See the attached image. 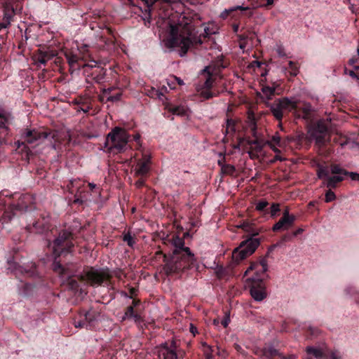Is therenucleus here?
Returning a JSON list of instances; mask_svg holds the SVG:
<instances>
[{
    "instance_id": "1",
    "label": "nucleus",
    "mask_w": 359,
    "mask_h": 359,
    "mask_svg": "<svg viewBox=\"0 0 359 359\" xmlns=\"http://www.w3.org/2000/svg\"><path fill=\"white\" fill-rule=\"evenodd\" d=\"M74 223V225L69 226L68 229L60 231L50 230L51 234L55 236L53 242L50 243L48 240V243L53 256V271L62 279L63 283H66L68 289L75 293L79 291L80 283L83 280H86L92 286L104 283L107 287L113 289L114 283L111 281L113 276L108 268L95 269L93 267H88L83 271V275L77 276L71 269L72 264H65L62 260V257H66L72 251L74 246L73 243L74 236L77 231L83 229L79 222Z\"/></svg>"
},
{
    "instance_id": "2",
    "label": "nucleus",
    "mask_w": 359,
    "mask_h": 359,
    "mask_svg": "<svg viewBox=\"0 0 359 359\" xmlns=\"http://www.w3.org/2000/svg\"><path fill=\"white\" fill-rule=\"evenodd\" d=\"M189 236V232L184 233V238L173 236L167 240L172 247L170 252L163 253L161 250L156 252V255H162L163 257V270L167 276L180 277L182 273L193 269L200 271L201 266L197 258L190 248L185 246L184 238Z\"/></svg>"
},
{
    "instance_id": "3",
    "label": "nucleus",
    "mask_w": 359,
    "mask_h": 359,
    "mask_svg": "<svg viewBox=\"0 0 359 359\" xmlns=\"http://www.w3.org/2000/svg\"><path fill=\"white\" fill-rule=\"evenodd\" d=\"M208 29L204 28V33L198 34V31L191 24L183 27L170 26V37L167 46L174 48L182 57L191 48H212L215 44L213 39L208 32Z\"/></svg>"
},
{
    "instance_id": "4",
    "label": "nucleus",
    "mask_w": 359,
    "mask_h": 359,
    "mask_svg": "<svg viewBox=\"0 0 359 359\" xmlns=\"http://www.w3.org/2000/svg\"><path fill=\"white\" fill-rule=\"evenodd\" d=\"M35 208V198L29 194L0 192V227L18 215Z\"/></svg>"
},
{
    "instance_id": "5",
    "label": "nucleus",
    "mask_w": 359,
    "mask_h": 359,
    "mask_svg": "<svg viewBox=\"0 0 359 359\" xmlns=\"http://www.w3.org/2000/svg\"><path fill=\"white\" fill-rule=\"evenodd\" d=\"M237 227L243 229L248 233L246 239L242 241L240 245L235 248L232 252V259L236 264H238L256 250L260 244V240L257 237L259 233V229L255 224L245 220L238 225Z\"/></svg>"
},
{
    "instance_id": "6",
    "label": "nucleus",
    "mask_w": 359,
    "mask_h": 359,
    "mask_svg": "<svg viewBox=\"0 0 359 359\" xmlns=\"http://www.w3.org/2000/svg\"><path fill=\"white\" fill-rule=\"evenodd\" d=\"M65 57L69 65L70 70L83 69V74L88 83L93 81L97 83H102L107 81L106 69L97 65L95 60L86 63L83 59L72 52H66Z\"/></svg>"
},
{
    "instance_id": "7",
    "label": "nucleus",
    "mask_w": 359,
    "mask_h": 359,
    "mask_svg": "<svg viewBox=\"0 0 359 359\" xmlns=\"http://www.w3.org/2000/svg\"><path fill=\"white\" fill-rule=\"evenodd\" d=\"M268 107L273 117L279 122L278 126L280 127H282L281 121L284 112L293 111L295 116L304 119H309L311 116V107L309 105L302 108L299 107L297 101L287 97L275 100L273 102L268 104Z\"/></svg>"
},
{
    "instance_id": "8",
    "label": "nucleus",
    "mask_w": 359,
    "mask_h": 359,
    "mask_svg": "<svg viewBox=\"0 0 359 359\" xmlns=\"http://www.w3.org/2000/svg\"><path fill=\"white\" fill-rule=\"evenodd\" d=\"M267 270V259L264 257L259 263H251L245 271L247 275L250 271H255L254 276L251 278L250 294L255 301L261 302L267 296L264 283V280L268 278Z\"/></svg>"
},
{
    "instance_id": "9",
    "label": "nucleus",
    "mask_w": 359,
    "mask_h": 359,
    "mask_svg": "<svg viewBox=\"0 0 359 359\" xmlns=\"http://www.w3.org/2000/svg\"><path fill=\"white\" fill-rule=\"evenodd\" d=\"M130 135L121 127H114L107 135L104 141V151L110 154H118L132 149Z\"/></svg>"
},
{
    "instance_id": "10",
    "label": "nucleus",
    "mask_w": 359,
    "mask_h": 359,
    "mask_svg": "<svg viewBox=\"0 0 359 359\" xmlns=\"http://www.w3.org/2000/svg\"><path fill=\"white\" fill-rule=\"evenodd\" d=\"M226 67L222 60H218L212 62L204 69L206 74L205 81L199 84L196 90L201 97L204 100H209L219 95V91L213 88V83L216 77L219 76L222 70Z\"/></svg>"
},
{
    "instance_id": "11",
    "label": "nucleus",
    "mask_w": 359,
    "mask_h": 359,
    "mask_svg": "<svg viewBox=\"0 0 359 359\" xmlns=\"http://www.w3.org/2000/svg\"><path fill=\"white\" fill-rule=\"evenodd\" d=\"M21 139L22 140L21 142L20 141L16 142L18 148L21 146H23V148H26L27 144H39L45 139H52L54 140L53 147L56 149L63 140L60 133L57 131H48L44 129L35 128L24 129L21 135Z\"/></svg>"
},
{
    "instance_id": "12",
    "label": "nucleus",
    "mask_w": 359,
    "mask_h": 359,
    "mask_svg": "<svg viewBox=\"0 0 359 359\" xmlns=\"http://www.w3.org/2000/svg\"><path fill=\"white\" fill-rule=\"evenodd\" d=\"M24 0H0L2 7L3 18L0 22V32L8 29L11 22L14 21V17L21 13Z\"/></svg>"
},
{
    "instance_id": "13",
    "label": "nucleus",
    "mask_w": 359,
    "mask_h": 359,
    "mask_svg": "<svg viewBox=\"0 0 359 359\" xmlns=\"http://www.w3.org/2000/svg\"><path fill=\"white\" fill-rule=\"evenodd\" d=\"M97 317V313L93 309L82 310L73 318V325L76 328L91 330L95 327Z\"/></svg>"
},
{
    "instance_id": "14",
    "label": "nucleus",
    "mask_w": 359,
    "mask_h": 359,
    "mask_svg": "<svg viewBox=\"0 0 359 359\" xmlns=\"http://www.w3.org/2000/svg\"><path fill=\"white\" fill-rule=\"evenodd\" d=\"M311 136L320 148L325 147L330 142V135L328 127L324 121H318L313 126L311 131Z\"/></svg>"
},
{
    "instance_id": "15",
    "label": "nucleus",
    "mask_w": 359,
    "mask_h": 359,
    "mask_svg": "<svg viewBox=\"0 0 359 359\" xmlns=\"http://www.w3.org/2000/svg\"><path fill=\"white\" fill-rule=\"evenodd\" d=\"M254 353L261 359H295L293 354L285 355L271 345H266L263 348H255Z\"/></svg>"
},
{
    "instance_id": "16",
    "label": "nucleus",
    "mask_w": 359,
    "mask_h": 359,
    "mask_svg": "<svg viewBox=\"0 0 359 359\" xmlns=\"http://www.w3.org/2000/svg\"><path fill=\"white\" fill-rule=\"evenodd\" d=\"M50 217L48 214H42L40 217L35 220L32 224L26 226V230L29 233H46L50 230Z\"/></svg>"
},
{
    "instance_id": "17",
    "label": "nucleus",
    "mask_w": 359,
    "mask_h": 359,
    "mask_svg": "<svg viewBox=\"0 0 359 359\" xmlns=\"http://www.w3.org/2000/svg\"><path fill=\"white\" fill-rule=\"evenodd\" d=\"M17 256H14L13 261H8L9 269L13 273L16 278H20V276L25 277H34L36 275V265L32 264L31 266L27 269L22 265H20L15 260H17Z\"/></svg>"
},
{
    "instance_id": "18",
    "label": "nucleus",
    "mask_w": 359,
    "mask_h": 359,
    "mask_svg": "<svg viewBox=\"0 0 359 359\" xmlns=\"http://www.w3.org/2000/svg\"><path fill=\"white\" fill-rule=\"evenodd\" d=\"M13 118L11 112L0 108V146L3 140L11 133L10 126L12 125Z\"/></svg>"
},
{
    "instance_id": "19",
    "label": "nucleus",
    "mask_w": 359,
    "mask_h": 359,
    "mask_svg": "<svg viewBox=\"0 0 359 359\" xmlns=\"http://www.w3.org/2000/svg\"><path fill=\"white\" fill-rule=\"evenodd\" d=\"M158 359H177L176 356V339L165 341L158 347Z\"/></svg>"
},
{
    "instance_id": "20",
    "label": "nucleus",
    "mask_w": 359,
    "mask_h": 359,
    "mask_svg": "<svg viewBox=\"0 0 359 359\" xmlns=\"http://www.w3.org/2000/svg\"><path fill=\"white\" fill-rule=\"evenodd\" d=\"M151 154L142 153V158L137 160L136 167L135 168V177H147L150 171Z\"/></svg>"
},
{
    "instance_id": "21",
    "label": "nucleus",
    "mask_w": 359,
    "mask_h": 359,
    "mask_svg": "<svg viewBox=\"0 0 359 359\" xmlns=\"http://www.w3.org/2000/svg\"><path fill=\"white\" fill-rule=\"evenodd\" d=\"M55 56V51L39 48L34 53L32 58L36 63L46 65L47 62Z\"/></svg>"
},
{
    "instance_id": "22",
    "label": "nucleus",
    "mask_w": 359,
    "mask_h": 359,
    "mask_svg": "<svg viewBox=\"0 0 359 359\" xmlns=\"http://www.w3.org/2000/svg\"><path fill=\"white\" fill-rule=\"evenodd\" d=\"M296 219L297 217L287 218V217H282L278 222L273 226L272 230L274 232L288 230L293 226Z\"/></svg>"
},
{
    "instance_id": "23",
    "label": "nucleus",
    "mask_w": 359,
    "mask_h": 359,
    "mask_svg": "<svg viewBox=\"0 0 359 359\" xmlns=\"http://www.w3.org/2000/svg\"><path fill=\"white\" fill-rule=\"evenodd\" d=\"M330 172L332 175H344L346 177L349 176L352 180L359 181V173L348 172L342 168L339 164H332L330 165Z\"/></svg>"
},
{
    "instance_id": "24",
    "label": "nucleus",
    "mask_w": 359,
    "mask_h": 359,
    "mask_svg": "<svg viewBox=\"0 0 359 359\" xmlns=\"http://www.w3.org/2000/svg\"><path fill=\"white\" fill-rule=\"evenodd\" d=\"M344 175H332L327 178V180L323 181V184L328 189H337L339 183L344 180Z\"/></svg>"
},
{
    "instance_id": "25",
    "label": "nucleus",
    "mask_w": 359,
    "mask_h": 359,
    "mask_svg": "<svg viewBox=\"0 0 359 359\" xmlns=\"http://www.w3.org/2000/svg\"><path fill=\"white\" fill-rule=\"evenodd\" d=\"M126 319H133L135 323H140L142 321V318L137 312L135 311L133 306H128L123 316V320Z\"/></svg>"
},
{
    "instance_id": "26",
    "label": "nucleus",
    "mask_w": 359,
    "mask_h": 359,
    "mask_svg": "<svg viewBox=\"0 0 359 359\" xmlns=\"http://www.w3.org/2000/svg\"><path fill=\"white\" fill-rule=\"evenodd\" d=\"M316 175L318 179L327 180L330 177V170L327 166L321 164L320 163H316Z\"/></svg>"
},
{
    "instance_id": "27",
    "label": "nucleus",
    "mask_w": 359,
    "mask_h": 359,
    "mask_svg": "<svg viewBox=\"0 0 359 359\" xmlns=\"http://www.w3.org/2000/svg\"><path fill=\"white\" fill-rule=\"evenodd\" d=\"M218 165L221 166V172L226 175H233L236 172V168L230 164H223L221 161H218Z\"/></svg>"
},
{
    "instance_id": "28",
    "label": "nucleus",
    "mask_w": 359,
    "mask_h": 359,
    "mask_svg": "<svg viewBox=\"0 0 359 359\" xmlns=\"http://www.w3.org/2000/svg\"><path fill=\"white\" fill-rule=\"evenodd\" d=\"M268 142H271L272 144L277 145L278 147L282 148L287 145L286 140H283L278 133L273 135Z\"/></svg>"
},
{
    "instance_id": "29",
    "label": "nucleus",
    "mask_w": 359,
    "mask_h": 359,
    "mask_svg": "<svg viewBox=\"0 0 359 359\" xmlns=\"http://www.w3.org/2000/svg\"><path fill=\"white\" fill-rule=\"evenodd\" d=\"M201 345L203 347V352L205 356V359H212L214 351L212 348L208 345L206 342H203Z\"/></svg>"
},
{
    "instance_id": "30",
    "label": "nucleus",
    "mask_w": 359,
    "mask_h": 359,
    "mask_svg": "<svg viewBox=\"0 0 359 359\" xmlns=\"http://www.w3.org/2000/svg\"><path fill=\"white\" fill-rule=\"evenodd\" d=\"M344 292L346 294L352 297L357 304H359V292L354 287H348L345 289Z\"/></svg>"
},
{
    "instance_id": "31",
    "label": "nucleus",
    "mask_w": 359,
    "mask_h": 359,
    "mask_svg": "<svg viewBox=\"0 0 359 359\" xmlns=\"http://www.w3.org/2000/svg\"><path fill=\"white\" fill-rule=\"evenodd\" d=\"M306 353L309 355H313L317 359H322L323 357V353L321 350L312 346H308L306 348Z\"/></svg>"
},
{
    "instance_id": "32",
    "label": "nucleus",
    "mask_w": 359,
    "mask_h": 359,
    "mask_svg": "<svg viewBox=\"0 0 359 359\" xmlns=\"http://www.w3.org/2000/svg\"><path fill=\"white\" fill-rule=\"evenodd\" d=\"M236 121L232 119V118H228L226 120V129H225V131H224V133L225 134H227V133H235L236 129Z\"/></svg>"
},
{
    "instance_id": "33",
    "label": "nucleus",
    "mask_w": 359,
    "mask_h": 359,
    "mask_svg": "<svg viewBox=\"0 0 359 359\" xmlns=\"http://www.w3.org/2000/svg\"><path fill=\"white\" fill-rule=\"evenodd\" d=\"M144 4L149 8L151 7L156 2L161 1L162 3L166 4H172L178 1L179 0H141Z\"/></svg>"
},
{
    "instance_id": "34",
    "label": "nucleus",
    "mask_w": 359,
    "mask_h": 359,
    "mask_svg": "<svg viewBox=\"0 0 359 359\" xmlns=\"http://www.w3.org/2000/svg\"><path fill=\"white\" fill-rule=\"evenodd\" d=\"M262 93L268 100H271L275 95V88L270 86H264L262 88Z\"/></svg>"
},
{
    "instance_id": "35",
    "label": "nucleus",
    "mask_w": 359,
    "mask_h": 359,
    "mask_svg": "<svg viewBox=\"0 0 359 359\" xmlns=\"http://www.w3.org/2000/svg\"><path fill=\"white\" fill-rule=\"evenodd\" d=\"M20 281L22 283L21 287L23 289V294L25 295H29L32 291L33 288L35 287V285L32 283L27 282L23 283L22 280H21Z\"/></svg>"
},
{
    "instance_id": "36",
    "label": "nucleus",
    "mask_w": 359,
    "mask_h": 359,
    "mask_svg": "<svg viewBox=\"0 0 359 359\" xmlns=\"http://www.w3.org/2000/svg\"><path fill=\"white\" fill-rule=\"evenodd\" d=\"M320 333V330L317 327L309 326L306 330V337L309 338L316 337Z\"/></svg>"
},
{
    "instance_id": "37",
    "label": "nucleus",
    "mask_w": 359,
    "mask_h": 359,
    "mask_svg": "<svg viewBox=\"0 0 359 359\" xmlns=\"http://www.w3.org/2000/svg\"><path fill=\"white\" fill-rule=\"evenodd\" d=\"M123 241L126 242L130 248H133L135 244V240L133 236H131L130 232L125 233L123 236Z\"/></svg>"
},
{
    "instance_id": "38",
    "label": "nucleus",
    "mask_w": 359,
    "mask_h": 359,
    "mask_svg": "<svg viewBox=\"0 0 359 359\" xmlns=\"http://www.w3.org/2000/svg\"><path fill=\"white\" fill-rule=\"evenodd\" d=\"M333 142L341 146H344L347 144V138L345 136L337 133L333 137Z\"/></svg>"
},
{
    "instance_id": "39",
    "label": "nucleus",
    "mask_w": 359,
    "mask_h": 359,
    "mask_svg": "<svg viewBox=\"0 0 359 359\" xmlns=\"http://www.w3.org/2000/svg\"><path fill=\"white\" fill-rule=\"evenodd\" d=\"M176 356L177 359H183L186 355V352L184 349L181 348L180 346V341L176 340Z\"/></svg>"
},
{
    "instance_id": "40",
    "label": "nucleus",
    "mask_w": 359,
    "mask_h": 359,
    "mask_svg": "<svg viewBox=\"0 0 359 359\" xmlns=\"http://www.w3.org/2000/svg\"><path fill=\"white\" fill-rule=\"evenodd\" d=\"M332 189H329L326 192L325 195V201L326 203H330L336 199V195L334 192L332 190Z\"/></svg>"
},
{
    "instance_id": "41",
    "label": "nucleus",
    "mask_w": 359,
    "mask_h": 359,
    "mask_svg": "<svg viewBox=\"0 0 359 359\" xmlns=\"http://www.w3.org/2000/svg\"><path fill=\"white\" fill-rule=\"evenodd\" d=\"M147 95L152 98H160L163 93L154 88H151L147 90Z\"/></svg>"
},
{
    "instance_id": "42",
    "label": "nucleus",
    "mask_w": 359,
    "mask_h": 359,
    "mask_svg": "<svg viewBox=\"0 0 359 359\" xmlns=\"http://www.w3.org/2000/svg\"><path fill=\"white\" fill-rule=\"evenodd\" d=\"M288 65V69L290 71V74L293 76H297L298 74L299 69L297 65L292 61H290Z\"/></svg>"
},
{
    "instance_id": "43",
    "label": "nucleus",
    "mask_w": 359,
    "mask_h": 359,
    "mask_svg": "<svg viewBox=\"0 0 359 359\" xmlns=\"http://www.w3.org/2000/svg\"><path fill=\"white\" fill-rule=\"evenodd\" d=\"M248 144L251 147H255L257 151H260L262 146L258 139L248 140Z\"/></svg>"
},
{
    "instance_id": "44",
    "label": "nucleus",
    "mask_w": 359,
    "mask_h": 359,
    "mask_svg": "<svg viewBox=\"0 0 359 359\" xmlns=\"http://www.w3.org/2000/svg\"><path fill=\"white\" fill-rule=\"evenodd\" d=\"M75 197H76V199H75L74 202L76 203L82 204L84 202L89 200V198L86 196V195L85 194H82L81 191L77 193L76 194Z\"/></svg>"
},
{
    "instance_id": "45",
    "label": "nucleus",
    "mask_w": 359,
    "mask_h": 359,
    "mask_svg": "<svg viewBox=\"0 0 359 359\" xmlns=\"http://www.w3.org/2000/svg\"><path fill=\"white\" fill-rule=\"evenodd\" d=\"M280 210V205L278 203H273L270 208L271 216L275 217Z\"/></svg>"
},
{
    "instance_id": "46",
    "label": "nucleus",
    "mask_w": 359,
    "mask_h": 359,
    "mask_svg": "<svg viewBox=\"0 0 359 359\" xmlns=\"http://www.w3.org/2000/svg\"><path fill=\"white\" fill-rule=\"evenodd\" d=\"M140 135L137 133L133 136V139L130 138L131 141L133 140L135 142V149L140 150L142 147V144L140 141Z\"/></svg>"
},
{
    "instance_id": "47",
    "label": "nucleus",
    "mask_w": 359,
    "mask_h": 359,
    "mask_svg": "<svg viewBox=\"0 0 359 359\" xmlns=\"http://www.w3.org/2000/svg\"><path fill=\"white\" fill-rule=\"evenodd\" d=\"M269 203L266 201H259L256 205V210L262 212L268 206Z\"/></svg>"
},
{
    "instance_id": "48",
    "label": "nucleus",
    "mask_w": 359,
    "mask_h": 359,
    "mask_svg": "<svg viewBox=\"0 0 359 359\" xmlns=\"http://www.w3.org/2000/svg\"><path fill=\"white\" fill-rule=\"evenodd\" d=\"M121 96H122V93L119 92L115 95H109L107 97V101L111 102H117L121 100Z\"/></svg>"
},
{
    "instance_id": "49",
    "label": "nucleus",
    "mask_w": 359,
    "mask_h": 359,
    "mask_svg": "<svg viewBox=\"0 0 359 359\" xmlns=\"http://www.w3.org/2000/svg\"><path fill=\"white\" fill-rule=\"evenodd\" d=\"M237 10H240L241 11H249L250 10V7H248V6L244 7L243 6H236L234 8L229 9L228 11H226V12H227L228 15H230L233 11H236Z\"/></svg>"
},
{
    "instance_id": "50",
    "label": "nucleus",
    "mask_w": 359,
    "mask_h": 359,
    "mask_svg": "<svg viewBox=\"0 0 359 359\" xmlns=\"http://www.w3.org/2000/svg\"><path fill=\"white\" fill-rule=\"evenodd\" d=\"M137 291H138V290L136 287H131L129 288L130 295H128V294L126 292H123V294L125 297H129L130 299H133L134 296L137 295Z\"/></svg>"
},
{
    "instance_id": "51",
    "label": "nucleus",
    "mask_w": 359,
    "mask_h": 359,
    "mask_svg": "<svg viewBox=\"0 0 359 359\" xmlns=\"http://www.w3.org/2000/svg\"><path fill=\"white\" fill-rule=\"evenodd\" d=\"M170 111L172 112V114H177V115H183L184 114V110L183 108H182L181 107H172Z\"/></svg>"
},
{
    "instance_id": "52",
    "label": "nucleus",
    "mask_w": 359,
    "mask_h": 359,
    "mask_svg": "<svg viewBox=\"0 0 359 359\" xmlns=\"http://www.w3.org/2000/svg\"><path fill=\"white\" fill-rule=\"evenodd\" d=\"M293 236L292 233H286L281 237L280 244L285 242H288L292 240Z\"/></svg>"
},
{
    "instance_id": "53",
    "label": "nucleus",
    "mask_w": 359,
    "mask_h": 359,
    "mask_svg": "<svg viewBox=\"0 0 359 359\" xmlns=\"http://www.w3.org/2000/svg\"><path fill=\"white\" fill-rule=\"evenodd\" d=\"M139 180L135 182V185L137 188L140 189L145 185V180L146 177H138Z\"/></svg>"
},
{
    "instance_id": "54",
    "label": "nucleus",
    "mask_w": 359,
    "mask_h": 359,
    "mask_svg": "<svg viewBox=\"0 0 359 359\" xmlns=\"http://www.w3.org/2000/svg\"><path fill=\"white\" fill-rule=\"evenodd\" d=\"M88 187L89 189V191H93V192H95V193L100 194V189L95 184L88 183Z\"/></svg>"
},
{
    "instance_id": "55",
    "label": "nucleus",
    "mask_w": 359,
    "mask_h": 359,
    "mask_svg": "<svg viewBox=\"0 0 359 359\" xmlns=\"http://www.w3.org/2000/svg\"><path fill=\"white\" fill-rule=\"evenodd\" d=\"M230 323V317L229 315L226 314L224 318H222V320L220 321V324L224 327H227V326L229 325Z\"/></svg>"
},
{
    "instance_id": "56",
    "label": "nucleus",
    "mask_w": 359,
    "mask_h": 359,
    "mask_svg": "<svg viewBox=\"0 0 359 359\" xmlns=\"http://www.w3.org/2000/svg\"><path fill=\"white\" fill-rule=\"evenodd\" d=\"M82 107H81V110H82L84 113H88L91 107L88 105L86 102H82Z\"/></svg>"
},
{
    "instance_id": "57",
    "label": "nucleus",
    "mask_w": 359,
    "mask_h": 359,
    "mask_svg": "<svg viewBox=\"0 0 359 359\" xmlns=\"http://www.w3.org/2000/svg\"><path fill=\"white\" fill-rule=\"evenodd\" d=\"M248 118L250 119L251 123L254 126V127L256 126V120L255 118V114L252 112H250L248 114Z\"/></svg>"
},
{
    "instance_id": "58",
    "label": "nucleus",
    "mask_w": 359,
    "mask_h": 359,
    "mask_svg": "<svg viewBox=\"0 0 359 359\" xmlns=\"http://www.w3.org/2000/svg\"><path fill=\"white\" fill-rule=\"evenodd\" d=\"M348 74L353 79H355L359 81V72L355 73L354 71L350 70L348 72Z\"/></svg>"
},
{
    "instance_id": "59",
    "label": "nucleus",
    "mask_w": 359,
    "mask_h": 359,
    "mask_svg": "<svg viewBox=\"0 0 359 359\" xmlns=\"http://www.w3.org/2000/svg\"><path fill=\"white\" fill-rule=\"evenodd\" d=\"M269 146L270 148L276 153V154H280V151L279 149L277 148V145L272 144L271 142H268Z\"/></svg>"
},
{
    "instance_id": "60",
    "label": "nucleus",
    "mask_w": 359,
    "mask_h": 359,
    "mask_svg": "<svg viewBox=\"0 0 359 359\" xmlns=\"http://www.w3.org/2000/svg\"><path fill=\"white\" fill-rule=\"evenodd\" d=\"M282 217H287V218H290V217H296L295 215H290L289 213V209L287 208L283 212V216Z\"/></svg>"
},
{
    "instance_id": "61",
    "label": "nucleus",
    "mask_w": 359,
    "mask_h": 359,
    "mask_svg": "<svg viewBox=\"0 0 359 359\" xmlns=\"http://www.w3.org/2000/svg\"><path fill=\"white\" fill-rule=\"evenodd\" d=\"M304 232V229L302 228H298L297 230L292 233L293 237H296L299 234H302Z\"/></svg>"
},
{
    "instance_id": "62",
    "label": "nucleus",
    "mask_w": 359,
    "mask_h": 359,
    "mask_svg": "<svg viewBox=\"0 0 359 359\" xmlns=\"http://www.w3.org/2000/svg\"><path fill=\"white\" fill-rule=\"evenodd\" d=\"M141 304V301L140 299H134L132 302V305L130 306H133V309L135 307L138 306Z\"/></svg>"
},
{
    "instance_id": "63",
    "label": "nucleus",
    "mask_w": 359,
    "mask_h": 359,
    "mask_svg": "<svg viewBox=\"0 0 359 359\" xmlns=\"http://www.w3.org/2000/svg\"><path fill=\"white\" fill-rule=\"evenodd\" d=\"M274 3V0H266V3L263 6L266 8H270Z\"/></svg>"
},
{
    "instance_id": "64",
    "label": "nucleus",
    "mask_w": 359,
    "mask_h": 359,
    "mask_svg": "<svg viewBox=\"0 0 359 359\" xmlns=\"http://www.w3.org/2000/svg\"><path fill=\"white\" fill-rule=\"evenodd\" d=\"M233 347L239 353H242V354H244V351L243 349L242 348V347L239 345V344H235L233 345Z\"/></svg>"
}]
</instances>
